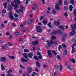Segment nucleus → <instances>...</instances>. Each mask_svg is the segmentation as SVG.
I'll list each match as a JSON object with an SVG mask.
<instances>
[{"mask_svg": "<svg viewBox=\"0 0 76 76\" xmlns=\"http://www.w3.org/2000/svg\"><path fill=\"white\" fill-rule=\"evenodd\" d=\"M70 26L71 28H72V31L71 32V35H74L75 34V29H76V26L75 25L73 26L72 25H71Z\"/></svg>", "mask_w": 76, "mask_h": 76, "instance_id": "obj_1", "label": "nucleus"}, {"mask_svg": "<svg viewBox=\"0 0 76 76\" xmlns=\"http://www.w3.org/2000/svg\"><path fill=\"white\" fill-rule=\"evenodd\" d=\"M55 44V45H57L58 44L57 42V41H55V42L54 43L53 41L50 40V42L48 43V47H50V46L51 45V44Z\"/></svg>", "mask_w": 76, "mask_h": 76, "instance_id": "obj_2", "label": "nucleus"}, {"mask_svg": "<svg viewBox=\"0 0 76 76\" xmlns=\"http://www.w3.org/2000/svg\"><path fill=\"white\" fill-rule=\"evenodd\" d=\"M39 27H40V26H39L36 27V31L37 32H39L40 33H41V32H42V29L40 28Z\"/></svg>", "mask_w": 76, "mask_h": 76, "instance_id": "obj_3", "label": "nucleus"}, {"mask_svg": "<svg viewBox=\"0 0 76 76\" xmlns=\"http://www.w3.org/2000/svg\"><path fill=\"white\" fill-rule=\"evenodd\" d=\"M48 55L49 57L51 58L53 57V54L51 53V50H48Z\"/></svg>", "mask_w": 76, "mask_h": 76, "instance_id": "obj_4", "label": "nucleus"}, {"mask_svg": "<svg viewBox=\"0 0 76 76\" xmlns=\"http://www.w3.org/2000/svg\"><path fill=\"white\" fill-rule=\"evenodd\" d=\"M14 3H15V5H18V4H20V1L19 0H15L13 1Z\"/></svg>", "mask_w": 76, "mask_h": 76, "instance_id": "obj_5", "label": "nucleus"}, {"mask_svg": "<svg viewBox=\"0 0 76 76\" xmlns=\"http://www.w3.org/2000/svg\"><path fill=\"white\" fill-rule=\"evenodd\" d=\"M38 44V41L36 40L32 42L33 45H36Z\"/></svg>", "mask_w": 76, "mask_h": 76, "instance_id": "obj_6", "label": "nucleus"}, {"mask_svg": "<svg viewBox=\"0 0 76 76\" xmlns=\"http://www.w3.org/2000/svg\"><path fill=\"white\" fill-rule=\"evenodd\" d=\"M0 60L2 62H5L6 61V59L4 57H1Z\"/></svg>", "mask_w": 76, "mask_h": 76, "instance_id": "obj_7", "label": "nucleus"}, {"mask_svg": "<svg viewBox=\"0 0 76 76\" xmlns=\"http://www.w3.org/2000/svg\"><path fill=\"white\" fill-rule=\"evenodd\" d=\"M58 28H59V29H61L63 31H65V29L64 28V27H63L62 25L59 26Z\"/></svg>", "mask_w": 76, "mask_h": 76, "instance_id": "obj_8", "label": "nucleus"}, {"mask_svg": "<svg viewBox=\"0 0 76 76\" xmlns=\"http://www.w3.org/2000/svg\"><path fill=\"white\" fill-rule=\"evenodd\" d=\"M32 9L33 10H35L38 9V7L37 6V5L35 4H34L33 6L32 7Z\"/></svg>", "mask_w": 76, "mask_h": 76, "instance_id": "obj_9", "label": "nucleus"}, {"mask_svg": "<svg viewBox=\"0 0 76 76\" xmlns=\"http://www.w3.org/2000/svg\"><path fill=\"white\" fill-rule=\"evenodd\" d=\"M11 5H12V7H14L15 8H18V7H19V6L17 5H16L15 6L14 4H13V3L12 2H11Z\"/></svg>", "mask_w": 76, "mask_h": 76, "instance_id": "obj_10", "label": "nucleus"}, {"mask_svg": "<svg viewBox=\"0 0 76 76\" xmlns=\"http://www.w3.org/2000/svg\"><path fill=\"white\" fill-rule=\"evenodd\" d=\"M55 9L56 10H58L59 9V6L58 5V4L57 3H56L55 4Z\"/></svg>", "mask_w": 76, "mask_h": 76, "instance_id": "obj_11", "label": "nucleus"}, {"mask_svg": "<svg viewBox=\"0 0 76 76\" xmlns=\"http://www.w3.org/2000/svg\"><path fill=\"white\" fill-rule=\"evenodd\" d=\"M21 60V61H22V62H27V61H28V59L27 60V59H25V58H22Z\"/></svg>", "mask_w": 76, "mask_h": 76, "instance_id": "obj_12", "label": "nucleus"}, {"mask_svg": "<svg viewBox=\"0 0 76 76\" xmlns=\"http://www.w3.org/2000/svg\"><path fill=\"white\" fill-rule=\"evenodd\" d=\"M32 56H33V53L31 52L28 55V56L29 58H31L32 57Z\"/></svg>", "mask_w": 76, "mask_h": 76, "instance_id": "obj_13", "label": "nucleus"}, {"mask_svg": "<svg viewBox=\"0 0 76 76\" xmlns=\"http://www.w3.org/2000/svg\"><path fill=\"white\" fill-rule=\"evenodd\" d=\"M23 56L25 58H27V60H29V58L28 57V55H27L26 53H24L23 54Z\"/></svg>", "mask_w": 76, "mask_h": 76, "instance_id": "obj_14", "label": "nucleus"}, {"mask_svg": "<svg viewBox=\"0 0 76 76\" xmlns=\"http://www.w3.org/2000/svg\"><path fill=\"white\" fill-rule=\"evenodd\" d=\"M34 19H29L28 21V24H31V23H32V22H34Z\"/></svg>", "mask_w": 76, "mask_h": 76, "instance_id": "obj_15", "label": "nucleus"}, {"mask_svg": "<svg viewBox=\"0 0 76 76\" xmlns=\"http://www.w3.org/2000/svg\"><path fill=\"white\" fill-rule=\"evenodd\" d=\"M69 8L70 12H72V9L73 8V6H72V5H70L69 6Z\"/></svg>", "mask_w": 76, "mask_h": 76, "instance_id": "obj_16", "label": "nucleus"}, {"mask_svg": "<svg viewBox=\"0 0 76 76\" xmlns=\"http://www.w3.org/2000/svg\"><path fill=\"white\" fill-rule=\"evenodd\" d=\"M56 34H57V31H56L55 30H53V32L51 34V35H56Z\"/></svg>", "mask_w": 76, "mask_h": 76, "instance_id": "obj_17", "label": "nucleus"}, {"mask_svg": "<svg viewBox=\"0 0 76 76\" xmlns=\"http://www.w3.org/2000/svg\"><path fill=\"white\" fill-rule=\"evenodd\" d=\"M43 23L44 25H47V20H43Z\"/></svg>", "mask_w": 76, "mask_h": 76, "instance_id": "obj_18", "label": "nucleus"}, {"mask_svg": "<svg viewBox=\"0 0 76 76\" xmlns=\"http://www.w3.org/2000/svg\"><path fill=\"white\" fill-rule=\"evenodd\" d=\"M56 31L57 32V33H60V34L62 33V31L60 29H57Z\"/></svg>", "mask_w": 76, "mask_h": 76, "instance_id": "obj_19", "label": "nucleus"}, {"mask_svg": "<svg viewBox=\"0 0 76 76\" xmlns=\"http://www.w3.org/2000/svg\"><path fill=\"white\" fill-rule=\"evenodd\" d=\"M52 12L54 15H56L57 14V12L54 10H52Z\"/></svg>", "mask_w": 76, "mask_h": 76, "instance_id": "obj_20", "label": "nucleus"}, {"mask_svg": "<svg viewBox=\"0 0 76 76\" xmlns=\"http://www.w3.org/2000/svg\"><path fill=\"white\" fill-rule=\"evenodd\" d=\"M1 69L2 71H3V70L5 69L4 66H3L2 64L1 65Z\"/></svg>", "mask_w": 76, "mask_h": 76, "instance_id": "obj_21", "label": "nucleus"}, {"mask_svg": "<svg viewBox=\"0 0 76 76\" xmlns=\"http://www.w3.org/2000/svg\"><path fill=\"white\" fill-rule=\"evenodd\" d=\"M3 5H4V8L5 9H6V6H7V3L5 2V3H4L3 4Z\"/></svg>", "mask_w": 76, "mask_h": 76, "instance_id": "obj_22", "label": "nucleus"}, {"mask_svg": "<svg viewBox=\"0 0 76 76\" xmlns=\"http://www.w3.org/2000/svg\"><path fill=\"white\" fill-rule=\"evenodd\" d=\"M59 71L60 72H61L62 70V69H63V67L62 66V65H60L59 67Z\"/></svg>", "mask_w": 76, "mask_h": 76, "instance_id": "obj_23", "label": "nucleus"}, {"mask_svg": "<svg viewBox=\"0 0 76 76\" xmlns=\"http://www.w3.org/2000/svg\"><path fill=\"white\" fill-rule=\"evenodd\" d=\"M6 46H5V45H2L1 47V49H3V50H5L6 49Z\"/></svg>", "mask_w": 76, "mask_h": 76, "instance_id": "obj_24", "label": "nucleus"}, {"mask_svg": "<svg viewBox=\"0 0 76 76\" xmlns=\"http://www.w3.org/2000/svg\"><path fill=\"white\" fill-rule=\"evenodd\" d=\"M70 2L72 4H74V3H75V1L73 0H70Z\"/></svg>", "mask_w": 76, "mask_h": 76, "instance_id": "obj_25", "label": "nucleus"}, {"mask_svg": "<svg viewBox=\"0 0 76 76\" xmlns=\"http://www.w3.org/2000/svg\"><path fill=\"white\" fill-rule=\"evenodd\" d=\"M8 57H9V58H11V59H14L15 58L14 57V56H10L9 55L8 56Z\"/></svg>", "mask_w": 76, "mask_h": 76, "instance_id": "obj_26", "label": "nucleus"}, {"mask_svg": "<svg viewBox=\"0 0 76 76\" xmlns=\"http://www.w3.org/2000/svg\"><path fill=\"white\" fill-rule=\"evenodd\" d=\"M14 35H20V34L18 32H15L14 33Z\"/></svg>", "mask_w": 76, "mask_h": 76, "instance_id": "obj_27", "label": "nucleus"}, {"mask_svg": "<svg viewBox=\"0 0 76 76\" xmlns=\"http://www.w3.org/2000/svg\"><path fill=\"white\" fill-rule=\"evenodd\" d=\"M47 25L49 27H51V22H49L48 24Z\"/></svg>", "mask_w": 76, "mask_h": 76, "instance_id": "obj_28", "label": "nucleus"}, {"mask_svg": "<svg viewBox=\"0 0 76 76\" xmlns=\"http://www.w3.org/2000/svg\"><path fill=\"white\" fill-rule=\"evenodd\" d=\"M58 4L59 5H61L62 4V1L61 0L58 1Z\"/></svg>", "mask_w": 76, "mask_h": 76, "instance_id": "obj_29", "label": "nucleus"}, {"mask_svg": "<svg viewBox=\"0 0 76 76\" xmlns=\"http://www.w3.org/2000/svg\"><path fill=\"white\" fill-rule=\"evenodd\" d=\"M12 6L11 5H9L8 10H12Z\"/></svg>", "mask_w": 76, "mask_h": 76, "instance_id": "obj_30", "label": "nucleus"}, {"mask_svg": "<svg viewBox=\"0 0 76 76\" xmlns=\"http://www.w3.org/2000/svg\"><path fill=\"white\" fill-rule=\"evenodd\" d=\"M56 58L58 59V60H61V58H60V56L59 55H58L56 56Z\"/></svg>", "mask_w": 76, "mask_h": 76, "instance_id": "obj_31", "label": "nucleus"}, {"mask_svg": "<svg viewBox=\"0 0 76 76\" xmlns=\"http://www.w3.org/2000/svg\"><path fill=\"white\" fill-rule=\"evenodd\" d=\"M36 65L38 67H39L40 66V64L38 62H37Z\"/></svg>", "mask_w": 76, "mask_h": 76, "instance_id": "obj_32", "label": "nucleus"}, {"mask_svg": "<svg viewBox=\"0 0 76 76\" xmlns=\"http://www.w3.org/2000/svg\"><path fill=\"white\" fill-rule=\"evenodd\" d=\"M24 53H26V52H29V51L28 50L26 49H24L23 50Z\"/></svg>", "mask_w": 76, "mask_h": 76, "instance_id": "obj_33", "label": "nucleus"}, {"mask_svg": "<svg viewBox=\"0 0 76 76\" xmlns=\"http://www.w3.org/2000/svg\"><path fill=\"white\" fill-rule=\"evenodd\" d=\"M72 51L71 53H73V52H74V47L73 46H72Z\"/></svg>", "mask_w": 76, "mask_h": 76, "instance_id": "obj_34", "label": "nucleus"}, {"mask_svg": "<svg viewBox=\"0 0 76 76\" xmlns=\"http://www.w3.org/2000/svg\"><path fill=\"white\" fill-rule=\"evenodd\" d=\"M10 18L11 19H14V17L12 15H10Z\"/></svg>", "mask_w": 76, "mask_h": 76, "instance_id": "obj_35", "label": "nucleus"}, {"mask_svg": "<svg viewBox=\"0 0 76 76\" xmlns=\"http://www.w3.org/2000/svg\"><path fill=\"white\" fill-rule=\"evenodd\" d=\"M68 9V7H67L65 6L63 8V9L64 10H67Z\"/></svg>", "mask_w": 76, "mask_h": 76, "instance_id": "obj_36", "label": "nucleus"}, {"mask_svg": "<svg viewBox=\"0 0 76 76\" xmlns=\"http://www.w3.org/2000/svg\"><path fill=\"white\" fill-rule=\"evenodd\" d=\"M62 48V46L61 45H59L58 48V49L60 51V49Z\"/></svg>", "mask_w": 76, "mask_h": 76, "instance_id": "obj_37", "label": "nucleus"}, {"mask_svg": "<svg viewBox=\"0 0 76 76\" xmlns=\"http://www.w3.org/2000/svg\"><path fill=\"white\" fill-rule=\"evenodd\" d=\"M71 61L72 63H75V60L73 58H72L71 59Z\"/></svg>", "mask_w": 76, "mask_h": 76, "instance_id": "obj_38", "label": "nucleus"}, {"mask_svg": "<svg viewBox=\"0 0 76 76\" xmlns=\"http://www.w3.org/2000/svg\"><path fill=\"white\" fill-rule=\"evenodd\" d=\"M74 15L75 16H76V9H75L74 12Z\"/></svg>", "mask_w": 76, "mask_h": 76, "instance_id": "obj_39", "label": "nucleus"}, {"mask_svg": "<svg viewBox=\"0 0 76 76\" xmlns=\"http://www.w3.org/2000/svg\"><path fill=\"white\" fill-rule=\"evenodd\" d=\"M64 54L65 56H66V55H67V50H65Z\"/></svg>", "mask_w": 76, "mask_h": 76, "instance_id": "obj_40", "label": "nucleus"}, {"mask_svg": "<svg viewBox=\"0 0 76 76\" xmlns=\"http://www.w3.org/2000/svg\"><path fill=\"white\" fill-rule=\"evenodd\" d=\"M58 65H56L55 66V69H57L59 67Z\"/></svg>", "mask_w": 76, "mask_h": 76, "instance_id": "obj_41", "label": "nucleus"}, {"mask_svg": "<svg viewBox=\"0 0 76 76\" xmlns=\"http://www.w3.org/2000/svg\"><path fill=\"white\" fill-rule=\"evenodd\" d=\"M67 68L69 70H71V67H70V66L68 65L67 66Z\"/></svg>", "mask_w": 76, "mask_h": 76, "instance_id": "obj_42", "label": "nucleus"}, {"mask_svg": "<svg viewBox=\"0 0 76 76\" xmlns=\"http://www.w3.org/2000/svg\"><path fill=\"white\" fill-rule=\"evenodd\" d=\"M26 28H23L22 30V32H25L26 31Z\"/></svg>", "mask_w": 76, "mask_h": 76, "instance_id": "obj_43", "label": "nucleus"}, {"mask_svg": "<svg viewBox=\"0 0 76 76\" xmlns=\"http://www.w3.org/2000/svg\"><path fill=\"white\" fill-rule=\"evenodd\" d=\"M38 57L39 59H42V56L41 55L39 56H38Z\"/></svg>", "mask_w": 76, "mask_h": 76, "instance_id": "obj_44", "label": "nucleus"}, {"mask_svg": "<svg viewBox=\"0 0 76 76\" xmlns=\"http://www.w3.org/2000/svg\"><path fill=\"white\" fill-rule=\"evenodd\" d=\"M14 16H15V18H18L19 15H18L16 14H14Z\"/></svg>", "mask_w": 76, "mask_h": 76, "instance_id": "obj_45", "label": "nucleus"}, {"mask_svg": "<svg viewBox=\"0 0 76 76\" xmlns=\"http://www.w3.org/2000/svg\"><path fill=\"white\" fill-rule=\"evenodd\" d=\"M34 59H35L36 60H38V59L37 57V56H34Z\"/></svg>", "mask_w": 76, "mask_h": 76, "instance_id": "obj_46", "label": "nucleus"}, {"mask_svg": "<svg viewBox=\"0 0 76 76\" xmlns=\"http://www.w3.org/2000/svg\"><path fill=\"white\" fill-rule=\"evenodd\" d=\"M2 12L3 13H6V10H5V9H4L2 10Z\"/></svg>", "mask_w": 76, "mask_h": 76, "instance_id": "obj_47", "label": "nucleus"}, {"mask_svg": "<svg viewBox=\"0 0 76 76\" xmlns=\"http://www.w3.org/2000/svg\"><path fill=\"white\" fill-rule=\"evenodd\" d=\"M64 4H65V5H67V1H64Z\"/></svg>", "mask_w": 76, "mask_h": 76, "instance_id": "obj_48", "label": "nucleus"}, {"mask_svg": "<svg viewBox=\"0 0 76 76\" xmlns=\"http://www.w3.org/2000/svg\"><path fill=\"white\" fill-rule=\"evenodd\" d=\"M32 68L28 67L27 68V70H32Z\"/></svg>", "mask_w": 76, "mask_h": 76, "instance_id": "obj_49", "label": "nucleus"}, {"mask_svg": "<svg viewBox=\"0 0 76 76\" xmlns=\"http://www.w3.org/2000/svg\"><path fill=\"white\" fill-rule=\"evenodd\" d=\"M8 45H10V46H12V44L10 42H8Z\"/></svg>", "mask_w": 76, "mask_h": 76, "instance_id": "obj_50", "label": "nucleus"}, {"mask_svg": "<svg viewBox=\"0 0 76 76\" xmlns=\"http://www.w3.org/2000/svg\"><path fill=\"white\" fill-rule=\"evenodd\" d=\"M51 38L52 39H54L56 38V37L55 36H52L51 37Z\"/></svg>", "mask_w": 76, "mask_h": 76, "instance_id": "obj_51", "label": "nucleus"}, {"mask_svg": "<svg viewBox=\"0 0 76 76\" xmlns=\"http://www.w3.org/2000/svg\"><path fill=\"white\" fill-rule=\"evenodd\" d=\"M43 67L45 69V68H47V66L46 65H44L43 66Z\"/></svg>", "mask_w": 76, "mask_h": 76, "instance_id": "obj_52", "label": "nucleus"}, {"mask_svg": "<svg viewBox=\"0 0 76 76\" xmlns=\"http://www.w3.org/2000/svg\"><path fill=\"white\" fill-rule=\"evenodd\" d=\"M33 74H34V75H37V76H38V73H35V72H33Z\"/></svg>", "mask_w": 76, "mask_h": 76, "instance_id": "obj_53", "label": "nucleus"}, {"mask_svg": "<svg viewBox=\"0 0 76 76\" xmlns=\"http://www.w3.org/2000/svg\"><path fill=\"white\" fill-rule=\"evenodd\" d=\"M30 1V0H26V5L28 4V1Z\"/></svg>", "mask_w": 76, "mask_h": 76, "instance_id": "obj_54", "label": "nucleus"}, {"mask_svg": "<svg viewBox=\"0 0 76 76\" xmlns=\"http://www.w3.org/2000/svg\"><path fill=\"white\" fill-rule=\"evenodd\" d=\"M62 45L63 46V47H66V45H65V44H62Z\"/></svg>", "mask_w": 76, "mask_h": 76, "instance_id": "obj_55", "label": "nucleus"}, {"mask_svg": "<svg viewBox=\"0 0 76 76\" xmlns=\"http://www.w3.org/2000/svg\"><path fill=\"white\" fill-rule=\"evenodd\" d=\"M20 12H21V13H23V10L22 9H21L19 10Z\"/></svg>", "mask_w": 76, "mask_h": 76, "instance_id": "obj_56", "label": "nucleus"}, {"mask_svg": "<svg viewBox=\"0 0 76 76\" xmlns=\"http://www.w3.org/2000/svg\"><path fill=\"white\" fill-rule=\"evenodd\" d=\"M20 8L22 9H25V8H24V7H22V5H20Z\"/></svg>", "mask_w": 76, "mask_h": 76, "instance_id": "obj_57", "label": "nucleus"}, {"mask_svg": "<svg viewBox=\"0 0 76 76\" xmlns=\"http://www.w3.org/2000/svg\"><path fill=\"white\" fill-rule=\"evenodd\" d=\"M24 26H25L23 24H21L20 25V26L21 28H24Z\"/></svg>", "mask_w": 76, "mask_h": 76, "instance_id": "obj_58", "label": "nucleus"}, {"mask_svg": "<svg viewBox=\"0 0 76 76\" xmlns=\"http://www.w3.org/2000/svg\"><path fill=\"white\" fill-rule=\"evenodd\" d=\"M60 25V22L59 21H57V24H56L57 26H58Z\"/></svg>", "mask_w": 76, "mask_h": 76, "instance_id": "obj_59", "label": "nucleus"}, {"mask_svg": "<svg viewBox=\"0 0 76 76\" xmlns=\"http://www.w3.org/2000/svg\"><path fill=\"white\" fill-rule=\"evenodd\" d=\"M71 41H72V42H75V41H76V40H75V39H71Z\"/></svg>", "mask_w": 76, "mask_h": 76, "instance_id": "obj_60", "label": "nucleus"}, {"mask_svg": "<svg viewBox=\"0 0 76 76\" xmlns=\"http://www.w3.org/2000/svg\"><path fill=\"white\" fill-rule=\"evenodd\" d=\"M64 15L65 17H67V13H65L64 14Z\"/></svg>", "mask_w": 76, "mask_h": 76, "instance_id": "obj_61", "label": "nucleus"}, {"mask_svg": "<svg viewBox=\"0 0 76 76\" xmlns=\"http://www.w3.org/2000/svg\"><path fill=\"white\" fill-rule=\"evenodd\" d=\"M20 67L21 68H22V69H25V67L22 66V65H20Z\"/></svg>", "mask_w": 76, "mask_h": 76, "instance_id": "obj_62", "label": "nucleus"}, {"mask_svg": "<svg viewBox=\"0 0 76 76\" xmlns=\"http://www.w3.org/2000/svg\"><path fill=\"white\" fill-rule=\"evenodd\" d=\"M9 14L10 15H10H12V11H10L9 12Z\"/></svg>", "mask_w": 76, "mask_h": 76, "instance_id": "obj_63", "label": "nucleus"}, {"mask_svg": "<svg viewBox=\"0 0 76 76\" xmlns=\"http://www.w3.org/2000/svg\"><path fill=\"white\" fill-rule=\"evenodd\" d=\"M42 19H43V16H41L40 19V20H42Z\"/></svg>", "mask_w": 76, "mask_h": 76, "instance_id": "obj_64", "label": "nucleus"}]
</instances>
